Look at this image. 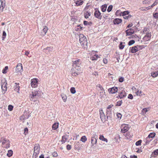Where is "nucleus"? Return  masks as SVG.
<instances>
[{
  "label": "nucleus",
  "instance_id": "obj_53",
  "mask_svg": "<svg viewBox=\"0 0 158 158\" xmlns=\"http://www.w3.org/2000/svg\"><path fill=\"white\" fill-rule=\"evenodd\" d=\"M136 94L137 95H140V94L141 93V91H139L138 90H137V91L136 92Z\"/></svg>",
  "mask_w": 158,
  "mask_h": 158
},
{
  "label": "nucleus",
  "instance_id": "obj_48",
  "mask_svg": "<svg viewBox=\"0 0 158 158\" xmlns=\"http://www.w3.org/2000/svg\"><path fill=\"white\" fill-rule=\"evenodd\" d=\"M6 33L5 32V31H3V33H2V40H4V39L5 38L6 36Z\"/></svg>",
  "mask_w": 158,
  "mask_h": 158
},
{
  "label": "nucleus",
  "instance_id": "obj_60",
  "mask_svg": "<svg viewBox=\"0 0 158 158\" xmlns=\"http://www.w3.org/2000/svg\"><path fill=\"white\" fill-rule=\"evenodd\" d=\"M79 144H80V143L78 142H76L75 143V146L76 147L78 148L79 146Z\"/></svg>",
  "mask_w": 158,
  "mask_h": 158
},
{
  "label": "nucleus",
  "instance_id": "obj_11",
  "mask_svg": "<svg viewBox=\"0 0 158 158\" xmlns=\"http://www.w3.org/2000/svg\"><path fill=\"white\" fill-rule=\"evenodd\" d=\"M94 15L96 18L100 19H102V16L101 13L98 10H96L95 11L94 13Z\"/></svg>",
  "mask_w": 158,
  "mask_h": 158
},
{
  "label": "nucleus",
  "instance_id": "obj_21",
  "mask_svg": "<svg viewBox=\"0 0 158 158\" xmlns=\"http://www.w3.org/2000/svg\"><path fill=\"white\" fill-rule=\"evenodd\" d=\"M29 117V115L27 113L24 114L20 117L21 120H25L27 119Z\"/></svg>",
  "mask_w": 158,
  "mask_h": 158
},
{
  "label": "nucleus",
  "instance_id": "obj_6",
  "mask_svg": "<svg viewBox=\"0 0 158 158\" xmlns=\"http://www.w3.org/2000/svg\"><path fill=\"white\" fill-rule=\"evenodd\" d=\"M143 48V46L137 45L132 47L131 48L130 51L132 53H134L142 49Z\"/></svg>",
  "mask_w": 158,
  "mask_h": 158
},
{
  "label": "nucleus",
  "instance_id": "obj_35",
  "mask_svg": "<svg viewBox=\"0 0 158 158\" xmlns=\"http://www.w3.org/2000/svg\"><path fill=\"white\" fill-rule=\"evenodd\" d=\"M151 75L153 77H155L158 76V72H152Z\"/></svg>",
  "mask_w": 158,
  "mask_h": 158
},
{
  "label": "nucleus",
  "instance_id": "obj_22",
  "mask_svg": "<svg viewBox=\"0 0 158 158\" xmlns=\"http://www.w3.org/2000/svg\"><path fill=\"white\" fill-rule=\"evenodd\" d=\"M48 30V28L46 26L44 27L42 30V32H41V35L44 36L47 32Z\"/></svg>",
  "mask_w": 158,
  "mask_h": 158
},
{
  "label": "nucleus",
  "instance_id": "obj_16",
  "mask_svg": "<svg viewBox=\"0 0 158 158\" xmlns=\"http://www.w3.org/2000/svg\"><path fill=\"white\" fill-rule=\"evenodd\" d=\"M113 106V105H109L106 109V115L108 114L109 116H110V113L112 109L111 108Z\"/></svg>",
  "mask_w": 158,
  "mask_h": 158
},
{
  "label": "nucleus",
  "instance_id": "obj_31",
  "mask_svg": "<svg viewBox=\"0 0 158 158\" xmlns=\"http://www.w3.org/2000/svg\"><path fill=\"white\" fill-rule=\"evenodd\" d=\"M158 155V149L154 150L152 152V156H155Z\"/></svg>",
  "mask_w": 158,
  "mask_h": 158
},
{
  "label": "nucleus",
  "instance_id": "obj_47",
  "mask_svg": "<svg viewBox=\"0 0 158 158\" xmlns=\"http://www.w3.org/2000/svg\"><path fill=\"white\" fill-rule=\"evenodd\" d=\"M113 6L112 5L108 7L107 10V11L108 12H110L112 9Z\"/></svg>",
  "mask_w": 158,
  "mask_h": 158
},
{
  "label": "nucleus",
  "instance_id": "obj_55",
  "mask_svg": "<svg viewBox=\"0 0 158 158\" xmlns=\"http://www.w3.org/2000/svg\"><path fill=\"white\" fill-rule=\"evenodd\" d=\"M153 16L154 18H158V13H156L153 14Z\"/></svg>",
  "mask_w": 158,
  "mask_h": 158
},
{
  "label": "nucleus",
  "instance_id": "obj_20",
  "mask_svg": "<svg viewBox=\"0 0 158 158\" xmlns=\"http://www.w3.org/2000/svg\"><path fill=\"white\" fill-rule=\"evenodd\" d=\"M74 1L77 6H80L83 3V1L82 0H74Z\"/></svg>",
  "mask_w": 158,
  "mask_h": 158
},
{
  "label": "nucleus",
  "instance_id": "obj_27",
  "mask_svg": "<svg viewBox=\"0 0 158 158\" xmlns=\"http://www.w3.org/2000/svg\"><path fill=\"white\" fill-rule=\"evenodd\" d=\"M97 142V139L91 138V143L92 146H94L95 144H96Z\"/></svg>",
  "mask_w": 158,
  "mask_h": 158
},
{
  "label": "nucleus",
  "instance_id": "obj_63",
  "mask_svg": "<svg viewBox=\"0 0 158 158\" xmlns=\"http://www.w3.org/2000/svg\"><path fill=\"white\" fill-rule=\"evenodd\" d=\"M131 17V15H128V16H124V18L125 19H128V18H130Z\"/></svg>",
  "mask_w": 158,
  "mask_h": 158
},
{
  "label": "nucleus",
  "instance_id": "obj_40",
  "mask_svg": "<svg viewBox=\"0 0 158 158\" xmlns=\"http://www.w3.org/2000/svg\"><path fill=\"white\" fill-rule=\"evenodd\" d=\"M70 91L73 94L75 93L76 92L75 89L74 87H72L70 89Z\"/></svg>",
  "mask_w": 158,
  "mask_h": 158
},
{
  "label": "nucleus",
  "instance_id": "obj_36",
  "mask_svg": "<svg viewBox=\"0 0 158 158\" xmlns=\"http://www.w3.org/2000/svg\"><path fill=\"white\" fill-rule=\"evenodd\" d=\"M107 8V6L106 5H102L101 7V9L102 12H104L106 11Z\"/></svg>",
  "mask_w": 158,
  "mask_h": 158
},
{
  "label": "nucleus",
  "instance_id": "obj_28",
  "mask_svg": "<svg viewBox=\"0 0 158 158\" xmlns=\"http://www.w3.org/2000/svg\"><path fill=\"white\" fill-rule=\"evenodd\" d=\"M58 123H54L52 126V129L53 130H55L58 127Z\"/></svg>",
  "mask_w": 158,
  "mask_h": 158
},
{
  "label": "nucleus",
  "instance_id": "obj_25",
  "mask_svg": "<svg viewBox=\"0 0 158 158\" xmlns=\"http://www.w3.org/2000/svg\"><path fill=\"white\" fill-rule=\"evenodd\" d=\"M152 140V139L149 138L148 136L145 139V143L144 145H147L149 144L151 141Z\"/></svg>",
  "mask_w": 158,
  "mask_h": 158
},
{
  "label": "nucleus",
  "instance_id": "obj_19",
  "mask_svg": "<svg viewBox=\"0 0 158 158\" xmlns=\"http://www.w3.org/2000/svg\"><path fill=\"white\" fill-rule=\"evenodd\" d=\"M122 21V20L120 19H116L113 21L114 24H118Z\"/></svg>",
  "mask_w": 158,
  "mask_h": 158
},
{
  "label": "nucleus",
  "instance_id": "obj_45",
  "mask_svg": "<svg viewBox=\"0 0 158 158\" xmlns=\"http://www.w3.org/2000/svg\"><path fill=\"white\" fill-rule=\"evenodd\" d=\"M135 42V41L133 40L130 41L128 43V45L130 46L133 44Z\"/></svg>",
  "mask_w": 158,
  "mask_h": 158
},
{
  "label": "nucleus",
  "instance_id": "obj_4",
  "mask_svg": "<svg viewBox=\"0 0 158 158\" xmlns=\"http://www.w3.org/2000/svg\"><path fill=\"white\" fill-rule=\"evenodd\" d=\"M3 147L7 148L10 147V142L6 138H1L0 140Z\"/></svg>",
  "mask_w": 158,
  "mask_h": 158
},
{
  "label": "nucleus",
  "instance_id": "obj_2",
  "mask_svg": "<svg viewBox=\"0 0 158 158\" xmlns=\"http://www.w3.org/2000/svg\"><path fill=\"white\" fill-rule=\"evenodd\" d=\"M41 94V92L39 91H34L32 93V94L30 95V99L31 101L35 102L37 101V98L39 97Z\"/></svg>",
  "mask_w": 158,
  "mask_h": 158
},
{
  "label": "nucleus",
  "instance_id": "obj_49",
  "mask_svg": "<svg viewBox=\"0 0 158 158\" xmlns=\"http://www.w3.org/2000/svg\"><path fill=\"white\" fill-rule=\"evenodd\" d=\"M129 12L128 11H126L123 12V15L124 16H126L127 15L129 14Z\"/></svg>",
  "mask_w": 158,
  "mask_h": 158
},
{
  "label": "nucleus",
  "instance_id": "obj_54",
  "mask_svg": "<svg viewBox=\"0 0 158 158\" xmlns=\"http://www.w3.org/2000/svg\"><path fill=\"white\" fill-rule=\"evenodd\" d=\"M28 129L27 128H25L24 129V134L26 135L28 133Z\"/></svg>",
  "mask_w": 158,
  "mask_h": 158
},
{
  "label": "nucleus",
  "instance_id": "obj_26",
  "mask_svg": "<svg viewBox=\"0 0 158 158\" xmlns=\"http://www.w3.org/2000/svg\"><path fill=\"white\" fill-rule=\"evenodd\" d=\"M99 139L102 141L106 142V143L108 142L107 139L104 138V136L102 135H99Z\"/></svg>",
  "mask_w": 158,
  "mask_h": 158
},
{
  "label": "nucleus",
  "instance_id": "obj_46",
  "mask_svg": "<svg viewBox=\"0 0 158 158\" xmlns=\"http://www.w3.org/2000/svg\"><path fill=\"white\" fill-rule=\"evenodd\" d=\"M141 142L142 140H139L136 142L135 144L137 146L140 145L141 144Z\"/></svg>",
  "mask_w": 158,
  "mask_h": 158
},
{
  "label": "nucleus",
  "instance_id": "obj_5",
  "mask_svg": "<svg viewBox=\"0 0 158 158\" xmlns=\"http://www.w3.org/2000/svg\"><path fill=\"white\" fill-rule=\"evenodd\" d=\"M40 147L39 144H36L34 148V154L33 155V158H36L38 156V155L39 153Z\"/></svg>",
  "mask_w": 158,
  "mask_h": 158
},
{
  "label": "nucleus",
  "instance_id": "obj_59",
  "mask_svg": "<svg viewBox=\"0 0 158 158\" xmlns=\"http://www.w3.org/2000/svg\"><path fill=\"white\" fill-rule=\"evenodd\" d=\"M97 86L101 90H103V88L100 85L98 84V85H97Z\"/></svg>",
  "mask_w": 158,
  "mask_h": 158
},
{
  "label": "nucleus",
  "instance_id": "obj_64",
  "mask_svg": "<svg viewBox=\"0 0 158 158\" xmlns=\"http://www.w3.org/2000/svg\"><path fill=\"white\" fill-rule=\"evenodd\" d=\"M131 158H137V157L136 156L134 155H131L130 156Z\"/></svg>",
  "mask_w": 158,
  "mask_h": 158
},
{
  "label": "nucleus",
  "instance_id": "obj_7",
  "mask_svg": "<svg viewBox=\"0 0 158 158\" xmlns=\"http://www.w3.org/2000/svg\"><path fill=\"white\" fill-rule=\"evenodd\" d=\"M7 83L5 81H2L1 83L2 92L3 94H5L7 90Z\"/></svg>",
  "mask_w": 158,
  "mask_h": 158
},
{
  "label": "nucleus",
  "instance_id": "obj_51",
  "mask_svg": "<svg viewBox=\"0 0 158 158\" xmlns=\"http://www.w3.org/2000/svg\"><path fill=\"white\" fill-rule=\"evenodd\" d=\"M148 108H144L143 109L142 112L144 114H145L148 111Z\"/></svg>",
  "mask_w": 158,
  "mask_h": 158
},
{
  "label": "nucleus",
  "instance_id": "obj_56",
  "mask_svg": "<svg viewBox=\"0 0 158 158\" xmlns=\"http://www.w3.org/2000/svg\"><path fill=\"white\" fill-rule=\"evenodd\" d=\"M66 148L68 150H70L72 148L71 146L69 144L67 145Z\"/></svg>",
  "mask_w": 158,
  "mask_h": 158
},
{
  "label": "nucleus",
  "instance_id": "obj_17",
  "mask_svg": "<svg viewBox=\"0 0 158 158\" xmlns=\"http://www.w3.org/2000/svg\"><path fill=\"white\" fill-rule=\"evenodd\" d=\"M0 2H1V5L0 6V10L2 11L5 6V0H0Z\"/></svg>",
  "mask_w": 158,
  "mask_h": 158
},
{
  "label": "nucleus",
  "instance_id": "obj_43",
  "mask_svg": "<svg viewBox=\"0 0 158 158\" xmlns=\"http://www.w3.org/2000/svg\"><path fill=\"white\" fill-rule=\"evenodd\" d=\"M98 137V134L97 133H95L92 135V138L97 139Z\"/></svg>",
  "mask_w": 158,
  "mask_h": 158
},
{
  "label": "nucleus",
  "instance_id": "obj_57",
  "mask_svg": "<svg viewBox=\"0 0 158 158\" xmlns=\"http://www.w3.org/2000/svg\"><path fill=\"white\" fill-rule=\"evenodd\" d=\"M128 98H129V99H132L133 98V95L131 94H130L128 95Z\"/></svg>",
  "mask_w": 158,
  "mask_h": 158
},
{
  "label": "nucleus",
  "instance_id": "obj_62",
  "mask_svg": "<svg viewBox=\"0 0 158 158\" xmlns=\"http://www.w3.org/2000/svg\"><path fill=\"white\" fill-rule=\"evenodd\" d=\"M123 81V78L122 77H120L119 79V81L120 82H122Z\"/></svg>",
  "mask_w": 158,
  "mask_h": 158
},
{
  "label": "nucleus",
  "instance_id": "obj_8",
  "mask_svg": "<svg viewBox=\"0 0 158 158\" xmlns=\"http://www.w3.org/2000/svg\"><path fill=\"white\" fill-rule=\"evenodd\" d=\"M121 132L123 133H125L127 132L129 129L128 125L126 124H122L121 127Z\"/></svg>",
  "mask_w": 158,
  "mask_h": 158
},
{
  "label": "nucleus",
  "instance_id": "obj_50",
  "mask_svg": "<svg viewBox=\"0 0 158 158\" xmlns=\"http://www.w3.org/2000/svg\"><path fill=\"white\" fill-rule=\"evenodd\" d=\"M52 155L53 157H57L58 156V154L56 152H55L52 153Z\"/></svg>",
  "mask_w": 158,
  "mask_h": 158
},
{
  "label": "nucleus",
  "instance_id": "obj_32",
  "mask_svg": "<svg viewBox=\"0 0 158 158\" xmlns=\"http://www.w3.org/2000/svg\"><path fill=\"white\" fill-rule=\"evenodd\" d=\"M44 50H47L48 51V52H50L52 51L53 47H48L46 48H44Z\"/></svg>",
  "mask_w": 158,
  "mask_h": 158
},
{
  "label": "nucleus",
  "instance_id": "obj_15",
  "mask_svg": "<svg viewBox=\"0 0 158 158\" xmlns=\"http://www.w3.org/2000/svg\"><path fill=\"white\" fill-rule=\"evenodd\" d=\"M23 70V67L21 64H19L17 65L16 68V71L17 72H20Z\"/></svg>",
  "mask_w": 158,
  "mask_h": 158
},
{
  "label": "nucleus",
  "instance_id": "obj_52",
  "mask_svg": "<svg viewBox=\"0 0 158 158\" xmlns=\"http://www.w3.org/2000/svg\"><path fill=\"white\" fill-rule=\"evenodd\" d=\"M13 107L11 105H9L8 107V109L10 111H11L12 110Z\"/></svg>",
  "mask_w": 158,
  "mask_h": 158
},
{
  "label": "nucleus",
  "instance_id": "obj_13",
  "mask_svg": "<svg viewBox=\"0 0 158 158\" xmlns=\"http://www.w3.org/2000/svg\"><path fill=\"white\" fill-rule=\"evenodd\" d=\"M100 118L102 122H104L106 119V116L102 110L100 111Z\"/></svg>",
  "mask_w": 158,
  "mask_h": 158
},
{
  "label": "nucleus",
  "instance_id": "obj_24",
  "mask_svg": "<svg viewBox=\"0 0 158 158\" xmlns=\"http://www.w3.org/2000/svg\"><path fill=\"white\" fill-rule=\"evenodd\" d=\"M126 94L124 91H122L119 93V97L120 98H123L126 96Z\"/></svg>",
  "mask_w": 158,
  "mask_h": 158
},
{
  "label": "nucleus",
  "instance_id": "obj_9",
  "mask_svg": "<svg viewBox=\"0 0 158 158\" xmlns=\"http://www.w3.org/2000/svg\"><path fill=\"white\" fill-rule=\"evenodd\" d=\"M38 79L34 78L31 80V85L33 88H35L38 86Z\"/></svg>",
  "mask_w": 158,
  "mask_h": 158
},
{
  "label": "nucleus",
  "instance_id": "obj_58",
  "mask_svg": "<svg viewBox=\"0 0 158 158\" xmlns=\"http://www.w3.org/2000/svg\"><path fill=\"white\" fill-rule=\"evenodd\" d=\"M122 101H119V102H117V104H116V106H120L122 104Z\"/></svg>",
  "mask_w": 158,
  "mask_h": 158
},
{
  "label": "nucleus",
  "instance_id": "obj_37",
  "mask_svg": "<svg viewBox=\"0 0 158 158\" xmlns=\"http://www.w3.org/2000/svg\"><path fill=\"white\" fill-rule=\"evenodd\" d=\"M61 96L63 101L65 102L66 101L67 97L66 95L62 94H61Z\"/></svg>",
  "mask_w": 158,
  "mask_h": 158
},
{
  "label": "nucleus",
  "instance_id": "obj_41",
  "mask_svg": "<svg viewBox=\"0 0 158 158\" xmlns=\"http://www.w3.org/2000/svg\"><path fill=\"white\" fill-rule=\"evenodd\" d=\"M8 67L7 66H6L4 69H3L2 71V72L3 73H6V70L8 69Z\"/></svg>",
  "mask_w": 158,
  "mask_h": 158
},
{
  "label": "nucleus",
  "instance_id": "obj_12",
  "mask_svg": "<svg viewBox=\"0 0 158 158\" xmlns=\"http://www.w3.org/2000/svg\"><path fill=\"white\" fill-rule=\"evenodd\" d=\"M118 90V89L117 87H113L108 89V91L112 94H115Z\"/></svg>",
  "mask_w": 158,
  "mask_h": 158
},
{
  "label": "nucleus",
  "instance_id": "obj_23",
  "mask_svg": "<svg viewBox=\"0 0 158 158\" xmlns=\"http://www.w3.org/2000/svg\"><path fill=\"white\" fill-rule=\"evenodd\" d=\"M15 85L14 86V89L17 92L19 93V87H20L19 86V83H15Z\"/></svg>",
  "mask_w": 158,
  "mask_h": 158
},
{
  "label": "nucleus",
  "instance_id": "obj_29",
  "mask_svg": "<svg viewBox=\"0 0 158 158\" xmlns=\"http://www.w3.org/2000/svg\"><path fill=\"white\" fill-rule=\"evenodd\" d=\"M98 58H99V57L98 56V55H95L94 56L90 57L91 60L93 61V60H97Z\"/></svg>",
  "mask_w": 158,
  "mask_h": 158
},
{
  "label": "nucleus",
  "instance_id": "obj_3",
  "mask_svg": "<svg viewBox=\"0 0 158 158\" xmlns=\"http://www.w3.org/2000/svg\"><path fill=\"white\" fill-rule=\"evenodd\" d=\"M79 41L81 45L84 48H86L87 46V42L86 38L82 34L79 35Z\"/></svg>",
  "mask_w": 158,
  "mask_h": 158
},
{
  "label": "nucleus",
  "instance_id": "obj_10",
  "mask_svg": "<svg viewBox=\"0 0 158 158\" xmlns=\"http://www.w3.org/2000/svg\"><path fill=\"white\" fill-rule=\"evenodd\" d=\"M151 36V33H148L147 34H146V35H145L143 39V40L145 42L150 40Z\"/></svg>",
  "mask_w": 158,
  "mask_h": 158
},
{
  "label": "nucleus",
  "instance_id": "obj_38",
  "mask_svg": "<svg viewBox=\"0 0 158 158\" xmlns=\"http://www.w3.org/2000/svg\"><path fill=\"white\" fill-rule=\"evenodd\" d=\"M156 134L154 132L150 133L148 136L149 138L152 139L155 136Z\"/></svg>",
  "mask_w": 158,
  "mask_h": 158
},
{
  "label": "nucleus",
  "instance_id": "obj_39",
  "mask_svg": "<svg viewBox=\"0 0 158 158\" xmlns=\"http://www.w3.org/2000/svg\"><path fill=\"white\" fill-rule=\"evenodd\" d=\"M87 140V139L85 136H82L81 139V141L84 143Z\"/></svg>",
  "mask_w": 158,
  "mask_h": 158
},
{
  "label": "nucleus",
  "instance_id": "obj_1",
  "mask_svg": "<svg viewBox=\"0 0 158 158\" xmlns=\"http://www.w3.org/2000/svg\"><path fill=\"white\" fill-rule=\"evenodd\" d=\"M73 70L72 75L73 76H76L80 73L79 71L81 68V61L80 59H78L73 61Z\"/></svg>",
  "mask_w": 158,
  "mask_h": 158
},
{
  "label": "nucleus",
  "instance_id": "obj_44",
  "mask_svg": "<svg viewBox=\"0 0 158 158\" xmlns=\"http://www.w3.org/2000/svg\"><path fill=\"white\" fill-rule=\"evenodd\" d=\"M150 2L149 0H145L143 1V4H149Z\"/></svg>",
  "mask_w": 158,
  "mask_h": 158
},
{
  "label": "nucleus",
  "instance_id": "obj_14",
  "mask_svg": "<svg viewBox=\"0 0 158 158\" xmlns=\"http://www.w3.org/2000/svg\"><path fill=\"white\" fill-rule=\"evenodd\" d=\"M134 32V30L132 28H129L126 31V36L131 35Z\"/></svg>",
  "mask_w": 158,
  "mask_h": 158
},
{
  "label": "nucleus",
  "instance_id": "obj_30",
  "mask_svg": "<svg viewBox=\"0 0 158 158\" xmlns=\"http://www.w3.org/2000/svg\"><path fill=\"white\" fill-rule=\"evenodd\" d=\"M13 154V151L11 150H10L8 151V152L7 154V156L9 157H10L12 156Z\"/></svg>",
  "mask_w": 158,
  "mask_h": 158
},
{
  "label": "nucleus",
  "instance_id": "obj_61",
  "mask_svg": "<svg viewBox=\"0 0 158 158\" xmlns=\"http://www.w3.org/2000/svg\"><path fill=\"white\" fill-rule=\"evenodd\" d=\"M103 61L105 64H106L107 63V60L105 58L103 59Z\"/></svg>",
  "mask_w": 158,
  "mask_h": 158
},
{
  "label": "nucleus",
  "instance_id": "obj_18",
  "mask_svg": "<svg viewBox=\"0 0 158 158\" xmlns=\"http://www.w3.org/2000/svg\"><path fill=\"white\" fill-rule=\"evenodd\" d=\"M68 138L69 136L67 135H65L62 136V139L61 140L62 143L63 144L66 142L68 140Z\"/></svg>",
  "mask_w": 158,
  "mask_h": 158
},
{
  "label": "nucleus",
  "instance_id": "obj_34",
  "mask_svg": "<svg viewBox=\"0 0 158 158\" xmlns=\"http://www.w3.org/2000/svg\"><path fill=\"white\" fill-rule=\"evenodd\" d=\"M149 29L147 27H145L143 29V32L145 34H147L148 33H151V32H149Z\"/></svg>",
  "mask_w": 158,
  "mask_h": 158
},
{
  "label": "nucleus",
  "instance_id": "obj_33",
  "mask_svg": "<svg viewBox=\"0 0 158 158\" xmlns=\"http://www.w3.org/2000/svg\"><path fill=\"white\" fill-rule=\"evenodd\" d=\"M90 12L88 11H87L85 13L84 17L85 18L87 19L88 18L89 16H90Z\"/></svg>",
  "mask_w": 158,
  "mask_h": 158
},
{
  "label": "nucleus",
  "instance_id": "obj_42",
  "mask_svg": "<svg viewBox=\"0 0 158 158\" xmlns=\"http://www.w3.org/2000/svg\"><path fill=\"white\" fill-rule=\"evenodd\" d=\"M119 48L120 49H122L124 48V45H123L122 42H120V43L119 45Z\"/></svg>",
  "mask_w": 158,
  "mask_h": 158
}]
</instances>
